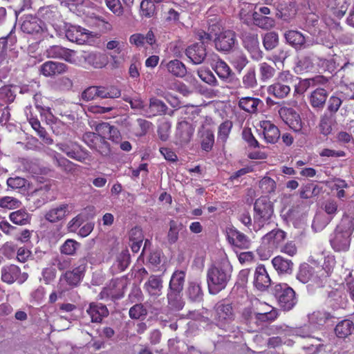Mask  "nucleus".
<instances>
[{"label":"nucleus","instance_id":"f257e3e1","mask_svg":"<svg viewBox=\"0 0 354 354\" xmlns=\"http://www.w3.org/2000/svg\"><path fill=\"white\" fill-rule=\"evenodd\" d=\"M232 266L227 259H221L211 265L207 270V283L211 295H216L225 289L230 281Z\"/></svg>","mask_w":354,"mask_h":354},{"label":"nucleus","instance_id":"f03ea898","mask_svg":"<svg viewBox=\"0 0 354 354\" xmlns=\"http://www.w3.org/2000/svg\"><path fill=\"white\" fill-rule=\"evenodd\" d=\"M353 231L354 218L348 215L344 216L330 239L332 248L337 252L347 251Z\"/></svg>","mask_w":354,"mask_h":354},{"label":"nucleus","instance_id":"7ed1b4c3","mask_svg":"<svg viewBox=\"0 0 354 354\" xmlns=\"http://www.w3.org/2000/svg\"><path fill=\"white\" fill-rule=\"evenodd\" d=\"M86 257L80 258L72 270L63 272L59 277V286L62 291L78 287L82 281L87 268Z\"/></svg>","mask_w":354,"mask_h":354},{"label":"nucleus","instance_id":"20e7f679","mask_svg":"<svg viewBox=\"0 0 354 354\" xmlns=\"http://www.w3.org/2000/svg\"><path fill=\"white\" fill-rule=\"evenodd\" d=\"M254 230L257 232L270 223L274 214L273 203L268 196H261L254 204Z\"/></svg>","mask_w":354,"mask_h":354},{"label":"nucleus","instance_id":"39448f33","mask_svg":"<svg viewBox=\"0 0 354 354\" xmlns=\"http://www.w3.org/2000/svg\"><path fill=\"white\" fill-rule=\"evenodd\" d=\"M294 76L288 71L279 73L274 82L267 88L268 95L278 100H283L289 96Z\"/></svg>","mask_w":354,"mask_h":354},{"label":"nucleus","instance_id":"423d86ee","mask_svg":"<svg viewBox=\"0 0 354 354\" xmlns=\"http://www.w3.org/2000/svg\"><path fill=\"white\" fill-rule=\"evenodd\" d=\"M272 294L277 299L279 306L284 311H289L297 303L295 290L287 283H278L274 286Z\"/></svg>","mask_w":354,"mask_h":354},{"label":"nucleus","instance_id":"0eeeda50","mask_svg":"<svg viewBox=\"0 0 354 354\" xmlns=\"http://www.w3.org/2000/svg\"><path fill=\"white\" fill-rule=\"evenodd\" d=\"M59 150L64 153L68 158L80 162H84L90 158V153L77 142L68 140L57 144Z\"/></svg>","mask_w":354,"mask_h":354},{"label":"nucleus","instance_id":"6e6552de","mask_svg":"<svg viewBox=\"0 0 354 354\" xmlns=\"http://www.w3.org/2000/svg\"><path fill=\"white\" fill-rule=\"evenodd\" d=\"M330 270L326 271L324 268H318L317 271L315 268L307 263L301 264L297 274V279L303 283L313 281L315 283H320L323 279L330 275Z\"/></svg>","mask_w":354,"mask_h":354},{"label":"nucleus","instance_id":"1a4fd4ad","mask_svg":"<svg viewBox=\"0 0 354 354\" xmlns=\"http://www.w3.org/2000/svg\"><path fill=\"white\" fill-rule=\"evenodd\" d=\"M127 283L123 279H115L104 287L98 295L100 299L115 301L123 297Z\"/></svg>","mask_w":354,"mask_h":354},{"label":"nucleus","instance_id":"9d476101","mask_svg":"<svg viewBox=\"0 0 354 354\" xmlns=\"http://www.w3.org/2000/svg\"><path fill=\"white\" fill-rule=\"evenodd\" d=\"M278 113L281 120L295 132H301L303 127L301 117L293 108L281 106Z\"/></svg>","mask_w":354,"mask_h":354},{"label":"nucleus","instance_id":"9b49d317","mask_svg":"<svg viewBox=\"0 0 354 354\" xmlns=\"http://www.w3.org/2000/svg\"><path fill=\"white\" fill-rule=\"evenodd\" d=\"M214 43L215 48L220 52H230L236 41L235 32L232 30H223L215 33Z\"/></svg>","mask_w":354,"mask_h":354},{"label":"nucleus","instance_id":"f8f14e48","mask_svg":"<svg viewBox=\"0 0 354 354\" xmlns=\"http://www.w3.org/2000/svg\"><path fill=\"white\" fill-rule=\"evenodd\" d=\"M73 208V206L72 204L61 203L47 211L44 215V218L50 223H57L65 219L72 212Z\"/></svg>","mask_w":354,"mask_h":354},{"label":"nucleus","instance_id":"ddd939ff","mask_svg":"<svg viewBox=\"0 0 354 354\" xmlns=\"http://www.w3.org/2000/svg\"><path fill=\"white\" fill-rule=\"evenodd\" d=\"M243 43L253 60L259 61L263 57V53L260 48L257 34L245 33L243 37Z\"/></svg>","mask_w":354,"mask_h":354},{"label":"nucleus","instance_id":"4468645a","mask_svg":"<svg viewBox=\"0 0 354 354\" xmlns=\"http://www.w3.org/2000/svg\"><path fill=\"white\" fill-rule=\"evenodd\" d=\"M46 54L49 58L62 59L70 64H77V60L75 58L76 51L74 50L55 45L47 48Z\"/></svg>","mask_w":354,"mask_h":354},{"label":"nucleus","instance_id":"2eb2a0df","mask_svg":"<svg viewBox=\"0 0 354 354\" xmlns=\"http://www.w3.org/2000/svg\"><path fill=\"white\" fill-rule=\"evenodd\" d=\"M227 239L231 245L242 250L248 249L251 245L250 239L234 227L227 229Z\"/></svg>","mask_w":354,"mask_h":354},{"label":"nucleus","instance_id":"dca6fc26","mask_svg":"<svg viewBox=\"0 0 354 354\" xmlns=\"http://www.w3.org/2000/svg\"><path fill=\"white\" fill-rule=\"evenodd\" d=\"M185 55L193 64H202L207 56V46L203 44H193L186 48Z\"/></svg>","mask_w":354,"mask_h":354},{"label":"nucleus","instance_id":"f3484780","mask_svg":"<svg viewBox=\"0 0 354 354\" xmlns=\"http://www.w3.org/2000/svg\"><path fill=\"white\" fill-rule=\"evenodd\" d=\"M286 42L295 50H301L307 47L306 39L303 33L296 30H286L283 34Z\"/></svg>","mask_w":354,"mask_h":354},{"label":"nucleus","instance_id":"a211bd4d","mask_svg":"<svg viewBox=\"0 0 354 354\" xmlns=\"http://www.w3.org/2000/svg\"><path fill=\"white\" fill-rule=\"evenodd\" d=\"M86 313L90 316L91 322L97 324L101 323L109 315L106 306L98 302H91Z\"/></svg>","mask_w":354,"mask_h":354},{"label":"nucleus","instance_id":"6ab92c4d","mask_svg":"<svg viewBox=\"0 0 354 354\" xmlns=\"http://www.w3.org/2000/svg\"><path fill=\"white\" fill-rule=\"evenodd\" d=\"M215 319L220 324L228 323L234 320V314L230 304L218 302L214 307Z\"/></svg>","mask_w":354,"mask_h":354},{"label":"nucleus","instance_id":"aec40b11","mask_svg":"<svg viewBox=\"0 0 354 354\" xmlns=\"http://www.w3.org/2000/svg\"><path fill=\"white\" fill-rule=\"evenodd\" d=\"M272 281L263 265H259L254 272V285L260 291L266 290L271 285Z\"/></svg>","mask_w":354,"mask_h":354},{"label":"nucleus","instance_id":"412c9836","mask_svg":"<svg viewBox=\"0 0 354 354\" xmlns=\"http://www.w3.org/2000/svg\"><path fill=\"white\" fill-rule=\"evenodd\" d=\"M42 24L41 21L37 17L32 15H26L23 18L21 29L27 34H39L43 31Z\"/></svg>","mask_w":354,"mask_h":354},{"label":"nucleus","instance_id":"4be33fe9","mask_svg":"<svg viewBox=\"0 0 354 354\" xmlns=\"http://www.w3.org/2000/svg\"><path fill=\"white\" fill-rule=\"evenodd\" d=\"M328 97L327 90L319 86L311 92L309 96V103L313 109L321 111L324 109Z\"/></svg>","mask_w":354,"mask_h":354},{"label":"nucleus","instance_id":"5701e85b","mask_svg":"<svg viewBox=\"0 0 354 354\" xmlns=\"http://www.w3.org/2000/svg\"><path fill=\"white\" fill-rule=\"evenodd\" d=\"M66 37L71 42L79 44L85 43L88 40L87 30L79 26L69 25L66 30Z\"/></svg>","mask_w":354,"mask_h":354},{"label":"nucleus","instance_id":"b1692460","mask_svg":"<svg viewBox=\"0 0 354 354\" xmlns=\"http://www.w3.org/2000/svg\"><path fill=\"white\" fill-rule=\"evenodd\" d=\"M260 127L263 130L265 140L268 143H276L280 138V131L278 127L269 120L260 122Z\"/></svg>","mask_w":354,"mask_h":354},{"label":"nucleus","instance_id":"393cba45","mask_svg":"<svg viewBox=\"0 0 354 354\" xmlns=\"http://www.w3.org/2000/svg\"><path fill=\"white\" fill-rule=\"evenodd\" d=\"M68 70L66 64L53 61L44 62L41 66V72L46 77H51L65 73Z\"/></svg>","mask_w":354,"mask_h":354},{"label":"nucleus","instance_id":"a878e982","mask_svg":"<svg viewBox=\"0 0 354 354\" xmlns=\"http://www.w3.org/2000/svg\"><path fill=\"white\" fill-rule=\"evenodd\" d=\"M162 283L160 276L152 274L145 283L144 288L151 297H158L162 295Z\"/></svg>","mask_w":354,"mask_h":354},{"label":"nucleus","instance_id":"bb28decb","mask_svg":"<svg viewBox=\"0 0 354 354\" xmlns=\"http://www.w3.org/2000/svg\"><path fill=\"white\" fill-rule=\"evenodd\" d=\"M160 67H165L168 73L177 77H183L187 74L185 65L178 59H173L168 62L162 61Z\"/></svg>","mask_w":354,"mask_h":354},{"label":"nucleus","instance_id":"cd10ccee","mask_svg":"<svg viewBox=\"0 0 354 354\" xmlns=\"http://www.w3.org/2000/svg\"><path fill=\"white\" fill-rule=\"evenodd\" d=\"M194 129L192 125L187 121H181L178 123L176 128V136L181 143H188L194 133Z\"/></svg>","mask_w":354,"mask_h":354},{"label":"nucleus","instance_id":"c85d7f7f","mask_svg":"<svg viewBox=\"0 0 354 354\" xmlns=\"http://www.w3.org/2000/svg\"><path fill=\"white\" fill-rule=\"evenodd\" d=\"M286 234L280 229H274L265 234L263 237L264 242L270 245V248H277L286 239Z\"/></svg>","mask_w":354,"mask_h":354},{"label":"nucleus","instance_id":"c756f323","mask_svg":"<svg viewBox=\"0 0 354 354\" xmlns=\"http://www.w3.org/2000/svg\"><path fill=\"white\" fill-rule=\"evenodd\" d=\"M336 123V116L325 112L320 116L319 129L320 133L324 136L331 133L333 126Z\"/></svg>","mask_w":354,"mask_h":354},{"label":"nucleus","instance_id":"7c9ffc66","mask_svg":"<svg viewBox=\"0 0 354 354\" xmlns=\"http://www.w3.org/2000/svg\"><path fill=\"white\" fill-rule=\"evenodd\" d=\"M82 57L86 62L96 68H102L107 64L106 56L100 53H85Z\"/></svg>","mask_w":354,"mask_h":354},{"label":"nucleus","instance_id":"2f4dec72","mask_svg":"<svg viewBox=\"0 0 354 354\" xmlns=\"http://www.w3.org/2000/svg\"><path fill=\"white\" fill-rule=\"evenodd\" d=\"M183 291L168 290L167 297L169 307L175 311L182 310L185 306V301L182 297Z\"/></svg>","mask_w":354,"mask_h":354},{"label":"nucleus","instance_id":"473e14b6","mask_svg":"<svg viewBox=\"0 0 354 354\" xmlns=\"http://www.w3.org/2000/svg\"><path fill=\"white\" fill-rule=\"evenodd\" d=\"M186 272L184 270H175L172 274L168 290L183 291L185 281Z\"/></svg>","mask_w":354,"mask_h":354},{"label":"nucleus","instance_id":"72a5a7b5","mask_svg":"<svg viewBox=\"0 0 354 354\" xmlns=\"http://www.w3.org/2000/svg\"><path fill=\"white\" fill-rule=\"evenodd\" d=\"M262 103V101L256 97H244L239 101V106L242 110L249 113H256L258 111V106Z\"/></svg>","mask_w":354,"mask_h":354},{"label":"nucleus","instance_id":"f704fd0d","mask_svg":"<svg viewBox=\"0 0 354 354\" xmlns=\"http://www.w3.org/2000/svg\"><path fill=\"white\" fill-rule=\"evenodd\" d=\"M214 70L218 77L226 82H230L234 75L230 66L221 59L216 62Z\"/></svg>","mask_w":354,"mask_h":354},{"label":"nucleus","instance_id":"c9c22d12","mask_svg":"<svg viewBox=\"0 0 354 354\" xmlns=\"http://www.w3.org/2000/svg\"><path fill=\"white\" fill-rule=\"evenodd\" d=\"M354 331L353 322L350 319L339 322L335 328V333L339 338H346Z\"/></svg>","mask_w":354,"mask_h":354},{"label":"nucleus","instance_id":"e433bc0d","mask_svg":"<svg viewBox=\"0 0 354 354\" xmlns=\"http://www.w3.org/2000/svg\"><path fill=\"white\" fill-rule=\"evenodd\" d=\"M20 272L19 268L15 265L3 267L1 269V279L7 283H12L18 279Z\"/></svg>","mask_w":354,"mask_h":354},{"label":"nucleus","instance_id":"4c0bfd02","mask_svg":"<svg viewBox=\"0 0 354 354\" xmlns=\"http://www.w3.org/2000/svg\"><path fill=\"white\" fill-rule=\"evenodd\" d=\"M31 214L26 209H20L12 212L9 215L10 220L16 225H26L30 223Z\"/></svg>","mask_w":354,"mask_h":354},{"label":"nucleus","instance_id":"58836bf2","mask_svg":"<svg viewBox=\"0 0 354 354\" xmlns=\"http://www.w3.org/2000/svg\"><path fill=\"white\" fill-rule=\"evenodd\" d=\"M252 20L255 26L266 30L272 29L275 26V21L273 18L263 16L257 12L252 13Z\"/></svg>","mask_w":354,"mask_h":354},{"label":"nucleus","instance_id":"ea45409f","mask_svg":"<svg viewBox=\"0 0 354 354\" xmlns=\"http://www.w3.org/2000/svg\"><path fill=\"white\" fill-rule=\"evenodd\" d=\"M272 263L275 270L280 273H290L293 268V263L292 261L281 256L275 257L272 260Z\"/></svg>","mask_w":354,"mask_h":354},{"label":"nucleus","instance_id":"a19ab883","mask_svg":"<svg viewBox=\"0 0 354 354\" xmlns=\"http://www.w3.org/2000/svg\"><path fill=\"white\" fill-rule=\"evenodd\" d=\"M188 298L194 302H200L203 298V292L200 283L191 281L187 289Z\"/></svg>","mask_w":354,"mask_h":354},{"label":"nucleus","instance_id":"79ce46f5","mask_svg":"<svg viewBox=\"0 0 354 354\" xmlns=\"http://www.w3.org/2000/svg\"><path fill=\"white\" fill-rule=\"evenodd\" d=\"M322 190V187L313 183H308L300 188L299 196L301 198L308 199L319 195Z\"/></svg>","mask_w":354,"mask_h":354},{"label":"nucleus","instance_id":"37998d69","mask_svg":"<svg viewBox=\"0 0 354 354\" xmlns=\"http://www.w3.org/2000/svg\"><path fill=\"white\" fill-rule=\"evenodd\" d=\"M121 95V91L115 86H97V97L118 98Z\"/></svg>","mask_w":354,"mask_h":354},{"label":"nucleus","instance_id":"c03bdc74","mask_svg":"<svg viewBox=\"0 0 354 354\" xmlns=\"http://www.w3.org/2000/svg\"><path fill=\"white\" fill-rule=\"evenodd\" d=\"M262 41L266 50H272L279 44V34L275 31L268 32L263 35Z\"/></svg>","mask_w":354,"mask_h":354},{"label":"nucleus","instance_id":"a18cd8bd","mask_svg":"<svg viewBox=\"0 0 354 354\" xmlns=\"http://www.w3.org/2000/svg\"><path fill=\"white\" fill-rule=\"evenodd\" d=\"M342 102L343 100L341 96H339V94L337 93H334L330 96L328 100L326 101L327 107L326 112L336 116V114L339 110Z\"/></svg>","mask_w":354,"mask_h":354},{"label":"nucleus","instance_id":"49530a36","mask_svg":"<svg viewBox=\"0 0 354 354\" xmlns=\"http://www.w3.org/2000/svg\"><path fill=\"white\" fill-rule=\"evenodd\" d=\"M275 73V68L268 63L263 62L259 64V75L261 81L264 82L272 79Z\"/></svg>","mask_w":354,"mask_h":354},{"label":"nucleus","instance_id":"de8ad7c7","mask_svg":"<svg viewBox=\"0 0 354 354\" xmlns=\"http://www.w3.org/2000/svg\"><path fill=\"white\" fill-rule=\"evenodd\" d=\"M335 318V316L325 310L314 312L310 317V321L319 326H324L328 321Z\"/></svg>","mask_w":354,"mask_h":354},{"label":"nucleus","instance_id":"09e8293b","mask_svg":"<svg viewBox=\"0 0 354 354\" xmlns=\"http://www.w3.org/2000/svg\"><path fill=\"white\" fill-rule=\"evenodd\" d=\"M183 225L181 223L171 220L169 222V230L167 233L168 242L170 244L175 243L178 239L179 232L182 230Z\"/></svg>","mask_w":354,"mask_h":354},{"label":"nucleus","instance_id":"8fccbe9b","mask_svg":"<svg viewBox=\"0 0 354 354\" xmlns=\"http://www.w3.org/2000/svg\"><path fill=\"white\" fill-rule=\"evenodd\" d=\"M149 109L156 115H165L167 111V106L162 100L153 97L149 99Z\"/></svg>","mask_w":354,"mask_h":354},{"label":"nucleus","instance_id":"3c124183","mask_svg":"<svg viewBox=\"0 0 354 354\" xmlns=\"http://www.w3.org/2000/svg\"><path fill=\"white\" fill-rule=\"evenodd\" d=\"M38 14L44 20L49 23H53L58 16L57 9L51 6L40 8L38 10Z\"/></svg>","mask_w":354,"mask_h":354},{"label":"nucleus","instance_id":"603ef678","mask_svg":"<svg viewBox=\"0 0 354 354\" xmlns=\"http://www.w3.org/2000/svg\"><path fill=\"white\" fill-rule=\"evenodd\" d=\"M80 243L74 239H68L61 245L60 252L65 255L73 256L80 248Z\"/></svg>","mask_w":354,"mask_h":354},{"label":"nucleus","instance_id":"864d4df0","mask_svg":"<svg viewBox=\"0 0 354 354\" xmlns=\"http://www.w3.org/2000/svg\"><path fill=\"white\" fill-rule=\"evenodd\" d=\"M131 262L130 254L128 250H123L116 258L115 265L118 269L122 272L126 270Z\"/></svg>","mask_w":354,"mask_h":354},{"label":"nucleus","instance_id":"5fc2aeb1","mask_svg":"<svg viewBox=\"0 0 354 354\" xmlns=\"http://www.w3.org/2000/svg\"><path fill=\"white\" fill-rule=\"evenodd\" d=\"M197 74L200 79L212 86H217L218 82L213 74V73L209 69H198Z\"/></svg>","mask_w":354,"mask_h":354},{"label":"nucleus","instance_id":"6e6d98bb","mask_svg":"<svg viewBox=\"0 0 354 354\" xmlns=\"http://www.w3.org/2000/svg\"><path fill=\"white\" fill-rule=\"evenodd\" d=\"M259 187L262 193L271 194L274 192L277 185L272 178L268 176H265L259 181Z\"/></svg>","mask_w":354,"mask_h":354},{"label":"nucleus","instance_id":"4d7b16f0","mask_svg":"<svg viewBox=\"0 0 354 354\" xmlns=\"http://www.w3.org/2000/svg\"><path fill=\"white\" fill-rule=\"evenodd\" d=\"M129 315L133 319H144L147 315V310L142 304H136L130 308Z\"/></svg>","mask_w":354,"mask_h":354},{"label":"nucleus","instance_id":"13d9d810","mask_svg":"<svg viewBox=\"0 0 354 354\" xmlns=\"http://www.w3.org/2000/svg\"><path fill=\"white\" fill-rule=\"evenodd\" d=\"M93 149L104 157H109L111 154L110 144L106 140L104 137L100 138Z\"/></svg>","mask_w":354,"mask_h":354},{"label":"nucleus","instance_id":"bf43d9fd","mask_svg":"<svg viewBox=\"0 0 354 354\" xmlns=\"http://www.w3.org/2000/svg\"><path fill=\"white\" fill-rule=\"evenodd\" d=\"M7 185L12 189L26 190L29 187L28 181L24 178L19 176L10 177L7 180Z\"/></svg>","mask_w":354,"mask_h":354},{"label":"nucleus","instance_id":"052dcab7","mask_svg":"<svg viewBox=\"0 0 354 354\" xmlns=\"http://www.w3.org/2000/svg\"><path fill=\"white\" fill-rule=\"evenodd\" d=\"M232 126V122L230 120L222 122L218 127V140H221L222 142H225L228 138Z\"/></svg>","mask_w":354,"mask_h":354},{"label":"nucleus","instance_id":"680f3d73","mask_svg":"<svg viewBox=\"0 0 354 354\" xmlns=\"http://www.w3.org/2000/svg\"><path fill=\"white\" fill-rule=\"evenodd\" d=\"M153 0H142L140 3L141 15L149 18L153 16L156 12V6Z\"/></svg>","mask_w":354,"mask_h":354},{"label":"nucleus","instance_id":"e2e57ef3","mask_svg":"<svg viewBox=\"0 0 354 354\" xmlns=\"http://www.w3.org/2000/svg\"><path fill=\"white\" fill-rule=\"evenodd\" d=\"M109 10L117 17H121L124 12V8L120 0H104Z\"/></svg>","mask_w":354,"mask_h":354},{"label":"nucleus","instance_id":"0e129e2a","mask_svg":"<svg viewBox=\"0 0 354 354\" xmlns=\"http://www.w3.org/2000/svg\"><path fill=\"white\" fill-rule=\"evenodd\" d=\"M21 205V202L15 197L3 196L0 198V207L1 208L12 209L19 208Z\"/></svg>","mask_w":354,"mask_h":354},{"label":"nucleus","instance_id":"69168bd1","mask_svg":"<svg viewBox=\"0 0 354 354\" xmlns=\"http://www.w3.org/2000/svg\"><path fill=\"white\" fill-rule=\"evenodd\" d=\"M243 84L247 88H254L257 85L254 68H250L243 77Z\"/></svg>","mask_w":354,"mask_h":354},{"label":"nucleus","instance_id":"338daca9","mask_svg":"<svg viewBox=\"0 0 354 354\" xmlns=\"http://www.w3.org/2000/svg\"><path fill=\"white\" fill-rule=\"evenodd\" d=\"M231 62L237 71H241L247 65L248 60L243 53L237 52L232 55Z\"/></svg>","mask_w":354,"mask_h":354},{"label":"nucleus","instance_id":"774afa93","mask_svg":"<svg viewBox=\"0 0 354 354\" xmlns=\"http://www.w3.org/2000/svg\"><path fill=\"white\" fill-rule=\"evenodd\" d=\"M53 163L66 172L71 171L73 167V163L63 156H55L53 158Z\"/></svg>","mask_w":354,"mask_h":354}]
</instances>
